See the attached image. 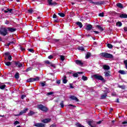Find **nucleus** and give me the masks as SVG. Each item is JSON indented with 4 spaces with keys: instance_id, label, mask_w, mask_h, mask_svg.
Segmentation results:
<instances>
[{
    "instance_id": "nucleus-1",
    "label": "nucleus",
    "mask_w": 127,
    "mask_h": 127,
    "mask_svg": "<svg viewBox=\"0 0 127 127\" xmlns=\"http://www.w3.org/2000/svg\"><path fill=\"white\" fill-rule=\"evenodd\" d=\"M37 108L38 109H39V110H41L42 112H43L44 113H47V112H48V110H49V109L47 108V107L44 106L42 104L38 105Z\"/></svg>"
},
{
    "instance_id": "nucleus-2",
    "label": "nucleus",
    "mask_w": 127,
    "mask_h": 127,
    "mask_svg": "<svg viewBox=\"0 0 127 127\" xmlns=\"http://www.w3.org/2000/svg\"><path fill=\"white\" fill-rule=\"evenodd\" d=\"M8 33L7 29L5 27L0 28V35H2V36H5Z\"/></svg>"
},
{
    "instance_id": "nucleus-3",
    "label": "nucleus",
    "mask_w": 127,
    "mask_h": 127,
    "mask_svg": "<svg viewBox=\"0 0 127 127\" xmlns=\"http://www.w3.org/2000/svg\"><path fill=\"white\" fill-rule=\"evenodd\" d=\"M100 55L104 58H112V54L108 53H100Z\"/></svg>"
},
{
    "instance_id": "nucleus-4",
    "label": "nucleus",
    "mask_w": 127,
    "mask_h": 127,
    "mask_svg": "<svg viewBox=\"0 0 127 127\" xmlns=\"http://www.w3.org/2000/svg\"><path fill=\"white\" fill-rule=\"evenodd\" d=\"M93 76L95 79H96V80H100V81H102V82H105V79H104V77H103L102 75L95 74Z\"/></svg>"
},
{
    "instance_id": "nucleus-5",
    "label": "nucleus",
    "mask_w": 127,
    "mask_h": 127,
    "mask_svg": "<svg viewBox=\"0 0 127 127\" xmlns=\"http://www.w3.org/2000/svg\"><path fill=\"white\" fill-rule=\"evenodd\" d=\"M36 81H39V77H36V78H30L27 80V82H35Z\"/></svg>"
},
{
    "instance_id": "nucleus-6",
    "label": "nucleus",
    "mask_w": 127,
    "mask_h": 127,
    "mask_svg": "<svg viewBox=\"0 0 127 127\" xmlns=\"http://www.w3.org/2000/svg\"><path fill=\"white\" fill-rule=\"evenodd\" d=\"M90 3H92L93 4H96V5H101V4H104L105 3V1H104L94 2L92 0H90Z\"/></svg>"
},
{
    "instance_id": "nucleus-7",
    "label": "nucleus",
    "mask_w": 127,
    "mask_h": 127,
    "mask_svg": "<svg viewBox=\"0 0 127 127\" xmlns=\"http://www.w3.org/2000/svg\"><path fill=\"white\" fill-rule=\"evenodd\" d=\"M13 63L16 65V67H18V68H21V67H22V64H21V63H20L19 61H14Z\"/></svg>"
},
{
    "instance_id": "nucleus-8",
    "label": "nucleus",
    "mask_w": 127,
    "mask_h": 127,
    "mask_svg": "<svg viewBox=\"0 0 127 127\" xmlns=\"http://www.w3.org/2000/svg\"><path fill=\"white\" fill-rule=\"evenodd\" d=\"M69 98L71 99L72 101H75V102H79V99L75 95H70Z\"/></svg>"
},
{
    "instance_id": "nucleus-9",
    "label": "nucleus",
    "mask_w": 127,
    "mask_h": 127,
    "mask_svg": "<svg viewBox=\"0 0 127 127\" xmlns=\"http://www.w3.org/2000/svg\"><path fill=\"white\" fill-rule=\"evenodd\" d=\"M48 3L49 5H56L57 2H53V0H48Z\"/></svg>"
},
{
    "instance_id": "nucleus-10",
    "label": "nucleus",
    "mask_w": 127,
    "mask_h": 127,
    "mask_svg": "<svg viewBox=\"0 0 127 127\" xmlns=\"http://www.w3.org/2000/svg\"><path fill=\"white\" fill-rule=\"evenodd\" d=\"M27 111H28V108H26L24 109L23 111H21L19 114L18 115H16V116L17 117V116H21L22 115H23V114H25V113H26Z\"/></svg>"
},
{
    "instance_id": "nucleus-11",
    "label": "nucleus",
    "mask_w": 127,
    "mask_h": 127,
    "mask_svg": "<svg viewBox=\"0 0 127 127\" xmlns=\"http://www.w3.org/2000/svg\"><path fill=\"white\" fill-rule=\"evenodd\" d=\"M34 126L37 127H45V125L43 123H36L35 124Z\"/></svg>"
},
{
    "instance_id": "nucleus-12",
    "label": "nucleus",
    "mask_w": 127,
    "mask_h": 127,
    "mask_svg": "<svg viewBox=\"0 0 127 127\" xmlns=\"http://www.w3.org/2000/svg\"><path fill=\"white\" fill-rule=\"evenodd\" d=\"M7 30L9 31V32H14V31H16V29L15 28L8 27L7 28Z\"/></svg>"
},
{
    "instance_id": "nucleus-13",
    "label": "nucleus",
    "mask_w": 127,
    "mask_h": 127,
    "mask_svg": "<svg viewBox=\"0 0 127 127\" xmlns=\"http://www.w3.org/2000/svg\"><path fill=\"white\" fill-rule=\"evenodd\" d=\"M75 62L77 65H79L80 66H82V65L84 64L83 63H82V61L78 60H75Z\"/></svg>"
},
{
    "instance_id": "nucleus-14",
    "label": "nucleus",
    "mask_w": 127,
    "mask_h": 127,
    "mask_svg": "<svg viewBox=\"0 0 127 127\" xmlns=\"http://www.w3.org/2000/svg\"><path fill=\"white\" fill-rule=\"evenodd\" d=\"M92 29H93V25L90 24H88L86 26V30H92Z\"/></svg>"
},
{
    "instance_id": "nucleus-15",
    "label": "nucleus",
    "mask_w": 127,
    "mask_h": 127,
    "mask_svg": "<svg viewBox=\"0 0 127 127\" xmlns=\"http://www.w3.org/2000/svg\"><path fill=\"white\" fill-rule=\"evenodd\" d=\"M51 121V119H45L42 120V122L44 124H47L48 123H50V121Z\"/></svg>"
},
{
    "instance_id": "nucleus-16",
    "label": "nucleus",
    "mask_w": 127,
    "mask_h": 127,
    "mask_svg": "<svg viewBox=\"0 0 127 127\" xmlns=\"http://www.w3.org/2000/svg\"><path fill=\"white\" fill-rule=\"evenodd\" d=\"M33 115H35V112L33 111H30L29 113L28 114V117H32Z\"/></svg>"
},
{
    "instance_id": "nucleus-17",
    "label": "nucleus",
    "mask_w": 127,
    "mask_h": 127,
    "mask_svg": "<svg viewBox=\"0 0 127 127\" xmlns=\"http://www.w3.org/2000/svg\"><path fill=\"white\" fill-rule=\"evenodd\" d=\"M91 56H92V54H91V53L90 52H87L85 58L86 59H89V58L91 57Z\"/></svg>"
},
{
    "instance_id": "nucleus-18",
    "label": "nucleus",
    "mask_w": 127,
    "mask_h": 127,
    "mask_svg": "<svg viewBox=\"0 0 127 127\" xmlns=\"http://www.w3.org/2000/svg\"><path fill=\"white\" fill-rule=\"evenodd\" d=\"M103 68L105 70V71H107L108 70H110V66L107 65H103Z\"/></svg>"
},
{
    "instance_id": "nucleus-19",
    "label": "nucleus",
    "mask_w": 127,
    "mask_h": 127,
    "mask_svg": "<svg viewBox=\"0 0 127 127\" xmlns=\"http://www.w3.org/2000/svg\"><path fill=\"white\" fill-rule=\"evenodd\" d=\"M75 23L80 27V28H82L83 27V24H82V22L78 21Z\"/></svg>"
},
{
    "instance_id": "nucleus-20",
    "label": "nucleus",
    "mask_w": 127,
    "mask_h": 127,
    "mask_svg": "<svg viewBox=\"0 0 127 127\" xmlns=\"http://www.w3.org/2000/svg\"><path fill=\"white\" fill-rule=\"evenodd\" d=\"M120 18H127V14H121L120 15Z\"/></svg>"
},
{
    "instance_id": "nucleus-21",
    "label": "nucleus",
    "mask_w": 127,
    "mask_h": 127,
    "mask_svg": "<svg viewBox=\"0 0 127 127\" xmlns=\"http://www.w3.org/2000/svg\"><path fill=\"white\" fill-rule=\"evenodd\" d=\"M117 6L119 7V8H123L124 5L121 3H118L116 4Z\"/></svg>"
},
{
    "instance_id": "nucleus-22",
    "label": "nucleus",
    "mask_w": 127,
    "mask_h": 127,
    "mask_svg": "<svg viewBox=\"0 0 127 127\" xmlns=\"http://www.w3.org/2000/svg\"><path fill=\"white\" fill-rule=\"evenodd\" d=\"M67 82H68V80H67V77L64 76V78L63 80V83H64V84H66Z\"/></svg>"
},
{
    "instance_id": "nucleus-23",
    "label": "nucleus",
    "mask_w": 127,
    "mask_h": 127,
    "mask_svg": "<svg viewBox=\"0 0 127 127\" xmlns=\"http://www.w3.org/2000/svg\"><path fill=\"white\" fill-rule=\"evenodd\" d=\"M49 24V22L48 21H46V22L43 23V24L45 27H47L48 26V24Z\"/></svg>"
},
{
    "instance_id": "nucleus-24",
    "label": "nucleus",
    "mask_w": 127,
    "mask_h": 127,
    "mask_svg": "<svg viewBox=\"0 0 127 127\" xmlns=\"http://www.w3.org/2000/svg\"><path fill=\"white\" fill-rule=\"evenodd\" d=\"M118 72L121 74V75H126L127 74L125 70H120L118 71Z\"/></svg>"
},
{
    "instance_id": "nucleus-25",
    "label": "nucleus",
    "mask_w": 127,
    "mask_h": 127,
    "mask_svg": "<svg viewBox=\"0 0 127 127\" xmlns=\"http://www.w3.org/2000/svg\"><path fill=\"white\" fill-rule=\"evenodd\" d=\"M100 31H104V29H103V27H101V26L97 25L96 26Z\"/></svg>"
},
{
    "instance_id": "nucleus-26",
    "label": "nucleus",
    "mask_w": 127,
    "mask_h": 127,
    "mask_svg": "<svg viewBox=\"0 0 127 127\" xmlns=\"http://www.w3.org/2000/svg\"><path fill=\"white\" fill-rule=\"evenodd\" d=\"M110 73H111V71H109L104 72V74L106 77H109V76H110Z\"/></svg>"
},
{
    "instance_id": "nucleus-27",
    "label": "nucleus",
    "mask_w": 127,
    "mask_h": 127,
    "mask_svg": "<svg viewBox=\"0 0 127 127\" xmlns=\"http://www.w3.org/2000/svg\"><path fill=\"white\" fill-rule=\"evenodd\" d=\"M60 60H61V61H64V60H65V56L64 55L60 56Z\"/></svg>"
},
{
    "instance_id": "nucleus-28",
    "label": "nucleus",
    "mask_w": 127,
    "mask_h": 127,
    "mask_svg": "<svg viewBox=\"0 0 127 127\" xmlns=\"http://www.w3.org/2000/svg\"><path fill=\"white\" fill-rule=\"evenodd\" d=\"M14 77H15V79H19V73L16 72L15 74Z\"/></svg>"
},
{
    "instance_id": "nucleus-29",
    "label": "nucleus",
    "mask_w": 127,
    "mask_h": 127,
    "mask_svg": "<svg viewBox=\"0 0 127 127\" xmlns=\"http://www.w3.org/2000/svg\"><path fill=\"white\" fill-rule=\"evenodd\" d=\"M116 25L117 26H119V27H121V26H122V25H123V23H122V22L121 21H118L117 23H116Z\"/></svg>"
},
{
    "instance_id": "nucleus-30",
    "label": "nucleus",
    "mask_w": 127,
    "mask_h": 127,
    "mask_svg": "<svg viewBox=\"0 0 127 127\" xmlns=\"http://www.w3.org/2000/svg\"><path fill=\"white\" fill-rule=\"evenodd\" d=\"M58 15H60L61 17H64L65 16V14H64V13H58Z\"/></svg>"
},
{
    "instance_id": "nucleus-31",
    "label": "nucleus",
    "mask_w": 127,
    "mask_h": 127,
    "mask_svg": "<svg viewBox=\"0 0 127 127\" xmlns=\"http://www.w3.org/2000/svg\"><path fill=\"white\" fill-rule=\"evenodd\" d=\"M10 55V53L9 52H6L4 54L3 56H4V57H7V56H9Z\"/></svg>"
},
{
    "instance_id": "nucleus-32",
    "label": "nucleus",
    "mask_w": 127,
    "mask_h": 127,
    "mask_svg": "<svg viewBox=\"0 0 127 127\" xmlns=\"http://www.w3.org/2000/svg\"><path fill=\"white\" fill-rule=\"evenodd\" d=\"M118 88H120V89H122V90H125L126 89L125 85H118Z\"/></svg>"
},
{
    "instance_id": "nucleus-33",
    "label": "nucleus",
    "mask_w": 127,
    "mask_h": 127,
    "mask_svg": "<svg viewBox=\"0 0 127 127\" xmlns=\"http://www.w3.org/2000/svg\"><path fill=\"white\" fill-rule=\"evenodd\" d=\"M77 49L78 50H81V51H85V49L83 47H78Z\"/></svg>"
},
{
    "instance_id": "nucleus-34",
    "label": "nucleus",
    "mask_w": 127,
    "mask_h": 127,
    "mask_svg": "<svg viewBox=\"0 0 127 127\" xmlns=\"http://www.w3.org/2000/svg\"><path fill=\"white\" fill-rule=\"evenodd\" d=\"M5 87H6V85H0V89H1V90H3L4 89H5Z\"/></svg>"
},
{
    "instance_id": "nucleus-35",
    "label": "nucleus",
    "mask_w": 127,
    "mask_h": 127,
    "mask_svg": "<svg viewBox=\"0 0 127 127\" xmlns=\"http://www.w3.org/2000/svg\"><path fill=\"white\" fill-rule=\"evenodd\" d=\"M92 124H93V121H89L87 122V124L90 127H92Z\"/></svg>"
},
{
    "instance_id": "nucleus-36",
    "label": "nucleus",
    "mask_w": 127,
    "mask_h": 127,
    "mask_svg": "<svg viewBox=\"0 0 127 127\" xmlns=\"http://www.w3.org/2000/svg\"><path fill=\"white\" fill-rule=\"evenodd\" d=\"M33 69L32 67H29L26 69V72H29V71H31Z\"/></svg>"
},
{
    "instance_id": "nucleus-37",
    "label": "nucleus",
    "mask_w": 127,
    "mask_h": 127,
    "mask_svg": "<svg viewBox=\"0 0 127 127\" xmlns=\"http://www.w3.org/2000/svg\"><path fill=\"white\" fill-rule=\"evenodd\" d=\"M82 79L83 80V81H87L88 80V77H87L86 76H85L84 75H83L82 76Z\"/></svg>"
},
{
    "instance_id": "nucleus-38",
    "label": "nucleus",
    "mask_w": 127,
    "mask_h": 127,
    "mask_svg": "<svg viewBox=\"0 0 127 127\" xmlns=\"http://www.w3.org/2000/svg\"><path fill=\"white\" fill-rule=\"evenodd\" d=\"M6 66H10L11 65V63L10 62H7L5 63Z\"/></svg>"
},
{
    "instance_id": "nucleus-39",
    "label": "nucleus",
    "mask_w": 127,
    "mask_h": 127,
    "mask_svg": "<svg viewBox=\"0 0 127 127\" xmlns=\"http://www.w3.org/2000/svg\"><path fill=\"white\" fill-rule=\"evenodd\" d=\"M78 72H77L73 73L72 76L73 77H74V78H77L78 77Z\"/></svg>"
},
{
    "instance_id": "nucleus-40",
    "label": "nucleus",
    "mask_w": 127,
    "mask_h": 127,
    "mask_svg": "<svg viewBox=\"0 0 127 127\" xmlns=\"http://www.w3.org/2000/svg\"><path fill=\"white\" fill-rule=\"evenodd\" d=\"M119 14H120L116 12L115 11H112V15H113V16L119 15Z\"/></svg>"
},
{
    "instance_id": "nucleus-41",
    "label": "nucleus",
    "mask_w": 127,
    "mask_h": 127,
    "mask_svg": "<svg viewBox=\"0 0 127 127\" xmlns=\"http://www.w3.org/2000/svg\"><path fill=\"white\" fill-rule=\"evenodd\" d=\"M61 108H64V101H62L61 103L60 104Z\"/></svg>"
},
{
    "instance_id": "nucleus-42",
    "label": "nucleus",
    "mask_w": 127,
    "mask_h": 127,
    "mask_svg": "<svg viewBox=\"0 0 127 127\" xmlns=\"http://www.w3.org/2000/svg\"><path fill=\"white\" fill-rule=\"evenodd\" d=\"M106 97H107V94H105V95H102L100 99H106Z\"/></svg>"
},
{
    "instance_id": "nucleus-43",
    "label": "nucleus",
    "mask_w": 127,
    "mask_h": 127,
    "mask_svg": "<svg viewBox=\"0 0 127 127\" xmlns=\"http://www.w3.org/2000/svg\"><path fill=\"white\" fill-rule=\"evenodd\" d=\"M8 12H9V13H13V12H12V10H13V9H9L7 8Z\"/></svg>"
},
{
    "instance_id": "nucleus-44",
    "label": "nucleus",
    "mask_w": 127,
    "mask_h": 127,
    "mask_svg": "<svg viewBox=\"0 0 127 127\" xmlns=\"http://www.w3.org/2000/svg\"><path fill=\"white\" fill-rule=\"evenodd\" d=\"M124 63L125 65V67L127 69V60L124 61Z\"/></svg>"
},
{
    "instance_id": "nucleus-45",
    "label": "nucleus",
    "mask_w": 127,
    "mask_h": 127,
    "mask_svg": "<svg viewBox=\"0 0 127 127\" xmlns=\"http://www.w3.org/2000/svg\"><path fill=\"white\" fill-rule=\"evenodd\" d=\"M99 16H100L101 17H104L105 16L104 15V12L100 13L98 14Z\"/></svg>"
},
{
    "instance_id": "nucleus-46",
    "label": "nucleus",
    "mask_w": 127,
    "mask_h": 127,
    "mask_svg": "<svg viewBox=\"0 0 127 127\" xmlns=\"http://www.w3.org/2000/svg\"><path fill=\"white\" fill-rule=\"evenodd\" d=\"M28 51H29V52H31L32 53L34 52V50H33V49H28Z\"/></svg>"
},
{
    "instance_id": "nucleus-47",
    "label": "nucleus",
    "mask_w": 127,
    "mask_h": 127,
    "mask_svg": "<svg viewBox=\"0 0 127 127\" xmlns=\"http://www.w3.org/2000/svg\"><path fill=\"white\" fill-rule=\"evenodd\" d=\"M8 60H9V61H11V60H12V57H11L10 55L8 56Z\"/></svg>"
},
{
    "instance_id": "nucleus-48",
    "label": "nucleus",
    "mask_w": 127,
    "mask_h": 127,
    "mask_svg": "<svg viewBox=\"0 0 127 127\" xmlns=\"http://www.w3.org/2000/svg\"><path fill=\"white\" fill-rule=\"evenodd\" d=\"M107 46L108 48H110V49H112V44H108L107 45Z\"/></svg>"
},
{
    "instance_id": "nucleus-49",
    "label": "nucleus",
    "mask_w": 127,
    "mask_h": 127,
    "mask_svg": "<svg viewBox=\"0 0 127 127\" xmlns=\"http://www.w3.org/2000/svg\"><path fill=\"white\" fill-rule=\"evenodd\" d=\"M48 59H53L54 58V56H52V55H51L48 57Z\"/></svg>"
},
{
    "instance_id": "nucleus-50",
    "label": "nucleus",
    "mask_w": 127,
    "mask_h": 127,
    "mask_svg": "<svg viewBox=\"0 0 127 127\" xmlns=\"http://www.w3.org/2000/svg\"><path fill=\"white\" fill-rule=\"evenodd\" d=\"M20 123L18 121H16L14 122V125L16 126V125H19Z\"/></svg>"
},
{
    "instance_id": "nucleus-51",
    "label": "nucleus",
    "mask_w": 127,
    "mask_h": 127,
    "mask_svg": "<svg viewBox=\"0 0 127 127\" xmlns=\"http://www.w3.org/2000/svg\"><path fill=\"white\" fill-rule=\"evenodd\" d=\"M40 84L42 87H44L45 86V84H46V82H40Z\"/></svg>"
},
{
    "instance_id": "nucleus-52",
    "label": "nucleus",
    "mask_w": 127,
    "mask_h": 127,
    "mask_svg": "<svg viewBox=\"0 0 127 127\" xmlns=\"http://www.w3.org/2000/svg\"><path fill=\"white\" fill-rule=\"evenodd\" d=\"M28 12L29 13H32L33 12V10L32 9H30L28 10Z\"/></svg>"
},
{
    "instance_id": "nucleus-53",
    "label": "nucleus",
    "mask_w": 127,
    "mask_h": 127,
    "mask_svg": "<svg viewBox=\"0 0 127 127\" xmlns=\"http://www.w3.org/2000/svg\"><path fill=\"white\" fill-rule=\"evenodd\" d=\"M53 41H55V42H59L60 39H53Z\"/></svg>"
},
{
    "instance_id": "nucleus-54",
    "label": "nucleus",
    "mask_w": 127,
    "mask_h": 127,
    "mask_svg": "<svg viewBox=\"0 0 127 127\" xmlns=\"http://www.w3.org/2000/svg\"><path fill=\"white\" fill-rule=\"evenodd\" d=\"M1 11H4L5 13H7V12H8V10H7H7H4V9L3 8L1 9Z\"/></svg>"
},
{
    "instance_id": "nucleus-55",
    "label": "nucleus",
    "mask_w": 127,
    "mask_h": 127,
    "mask_svg": "<svg viewBox=\"0 0 127 127\" xmlns=\"http://www.w3.org/2000/svg\"><path fill=\"white\" fill-rule=\"evenodd\" d=\"M50 65L51 67H53L54 68H55L56 67V66H55V64H52V63H51V64H50Z\"/></svg>"
},
{
    "instance_id": "nucleus-56",
    "label": "nucleus",
    "mask_w": 127,
    "mask_h": 127,
    "mask_svg": "<svg viewBox=\"0 0 127 127\" xmlns=\"http://www.w3.org/2000/svg\"><path fill=\"white\" fill-rule=\"evenodd\" d=\"M45 63H46V64H48V65H49L50 64H51V63L49 61H46L45 62Z\"/></svg>"
},
{
    "instance_id": "nucleus-57",
    "label": "nucleus",
    "mask_w": 127,
    "mask_h": 127,
    "mask_svg": "<svg viewBox=\"0 0 127 127\" xmlns=\"http://www.w3.org/2000/svg\"><path fill=\"white\" fill-rule=\"evenodd\" d=\"M56 83L57 84H61V80H58L56 81Z\"/></svg>"
},
{
    "instance_id": "nucleus-58",
    "label": "nucleus",
    "mask_w": 127,
    "mask_h": 127,
    "mask_svg": "<svg viewBox=\"0 0 127 127\" xmlns=\"http://www.w3.org/2000/svg\"><path fill=\"white\" fill-rule=\"evenodd\" d=\"M20 49L21 51H25V49L23 48L22 47H20Z\"/></svg>"
},
{
    "instance_id": "nucleus-59",
    "label": "nucleus",
    "mask_w": 127,
    "mask_h": 127,
    "mask_svg": "<svg viewBox=\"0 0 127 127\" xmlns=\"http://www.w3.org/2000/svg\"><path fill=\"white\" fill-rule=\"evenodd\" d=\"M26 97V95H22L21 98L23 100V99H24V98H25Z\"/></svg>"
},
{
    "instance_id": "nucleus-60",
    "label": "nucleus",
    "mask_w": 127,
    "mask_h": 127,
    "mask_svg": "<svg viewBox=\"0 0 127 127\" xmlns=\"http://www.w3.org/2000/svg\"><path fill=\"white\" fill-rule=\"evenodd\" d=\"M53 18H57V15L56 14H54L53 15Z\"/></svg>"
},
{
    "instance_id": "nucleus-61",
    "label": "nucleus",
    "mask_w": 127,
    "mask_h": 127,
    "mask_svg": "<svg viewBox=\"0 0 127 127\" xmlns=\"http://www.w3.org/2000/svg\"><path fill=\"white\" fill-rule=\"evenodd\" d=\"M103 121V120L102 121H98V122H97V123H96V124H97V125H101V124H102V122Z\"/></svg>"
},
{
    "instance_id": "nucleus-62",
    "label": "nucleus",
    "mask_w": 127,
    "mask_h": 127,
    "mask_svg": "<svg viewBox=\"0 0 127 127\" xmlns=\"http://www.w3.org/2000/svg\"><path fill=\"white\" fill-rule=\"evenodd\" d=\"M68 107H73V108H76V106L73 105H72V104H69V105H68Z\"/></svg>"
},
{
    "instance_id": "nucleus-63",
    "label": "nucleus",
    "mask_w": 127,
    "mask_h": 127,
    "mask_svg": "<svg viewBox=\"0 0 127 127\" xmlns=\"http://www.w3.org/2000/svg\"><path fill=\"white\" fill-rule=\"evenodd\" d=\"M53 94H54V92H48L47 93V95H53Z\"/></svg>"
},
{
    "instance_id": "nucleus-64",
    "label": "nucleus",
    "mask_w": 127,
    "mask_h": 127,
    "mask_svg": "<svg viewBox=\"0 0 127 127\" xmlns=\"http://www.w3.org/2000/svg\"><path fill=\"white\" fill-rule=\"evenodd\" d=\"M122 125H127V122L124 121V122H122Z\"/></svg>"
}]
</instances>
